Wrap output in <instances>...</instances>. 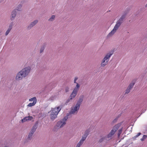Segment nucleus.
<instances>
[{
	"label": "nucleus",
	"instance_id": "1",
	"mask_svg": "<svg viewBox=\"0 0 147 147\" xmlns=\"http://www.w3.org/2000/svg\"><path fill=\"white\" fill-rule=\"evenodd\" d=\"M121 125V123H119L115 125L106 136H101L99 142L100 143L103 142H105L106 143L109 142L114 138L115 133L120 127Z\"/></svg>",
	"mask_w": 147,
	"mask_h": 147
},
{
	"label": "nucleus",
	"instance_id": "2",
	"mask_svg": "<svg viewBox=\"0 0 147 147\" xmlns=\"http://www.w3.org/2000/svg\"><path fill=\"white\" fill-rule=\"evenodd\" d=\"M125 14L121 16L119 20L117 21L113 29L111 32L109 33L108 36H111L115 33L119 27L120 26L121 24L122 23L123 20L125 18Z\"/></svg>",
	"mask_w": 147,
	"mask_h": 147
},
{
	"label": "nucleus",
	"instance_id": "3",
	"mask_svg": "<svg viewBox=\"0 0 147 147\" xmlns=\"http://www.w3.org/2000/svg\"><path fill=\"white\" fill-rule=\"evenodd\" d=\"M114 52L113 50H111L106 55L101 62V67H103L107 64L110 57L113 54Z\"/></svg>",
	"mask_w": 147,
	"mask_h": 147
},
{
	"label": "nucleus",
	"instance_id": "4",
	"mask_svg": "<svg viewBox=\"0 0 147 147\" xmlns=\"http://www.w3.org/2000/svg\"><path fill=\"white\" fill-rule=\"evenodd\" d=\"M61 109V107L60 106L57 108H52L49 112L51 113V118L52 120H53L57 117V115Z\"/></svg>",
	"mask_w": 147,
	"mask_h": 147
},
{
	"label": "nucleus",
	"instance_id": "5",
	"mask_svg": "<svg viewBox=\"0 0 147 147\" xmlns=\"http://www.w3.org/2000/svg\"><path fill=\"white\" fill-rule=\"evenodd\" d=\"M68 115H67L62 119L58 122L55 126L57 129H58L63 127L66 124V121L68 119Z\"/></svg>",
	"mask_w": 147,
	"mask_h": 147
},
{
	"label": "nucleus",
	"instance_id": "6",
	"mask_svg": "<svg viewBox=\"0 0 147 147\" xmlns=\"http://www.w3.org/2000/svg\"><path fill=\"white\" fill-rule=\"evenodd\" d=\"M30 70V67H28L24 68L19 72V73L22 78L26 76L29 74Z\"/></svg>",
	"mask_w": 147,
	"mask_h": 147
},
{
	"label": "nucleus",
	"instance_id": "7",
	"mask_svg": "<svg viewBox=\"0 0 147 147\" xmlns=\"http://www.w3.org/2000/svg\"><path fill=\"white\" fill-rule=\"evenodd\" d=\"M37 128V125L36 124L34 125L32 127L28 136L27 138L28 140H30L32 139L33 134Z\"/></svg>",
	"mask_w": 147,
	"mask_h": 147
},
{
	"label": "nucleus",
	"instance_id": "8",
	"mask_svg": "<svg viewBox=\"0 0 147 147\" xmlns=\"http://www.w3.org/2000/svg\"><path fill=\"white\" fill-rule=\"evenodd\" d=\"M80 107L78 105H76L72 107L70 112V113L71 114H76L78 112V111Z\"/></svg>",
	"mask_w": 147,
	"mask_h": 147
},
{
	"label": "nucleus",
	"instance_id": "9",
	"mask_svg": "<svg viewBox=\"0 0 147 147\" xmlns=\"http://www.w3.org/2000/svg\"><path fill=\"white\" fill-rule=\"evenodd\" d=\"M136 82V80H134L131 82L125 91V94H128L130 92V90L133 87V86L134 85Z\"/></svg>",
	"mask_w": 147,
	"mask_h": 147
},
{
	"label": "nucleus",
	"instance_id": "10",
	"mask_svg": "<svg viewBox=\"0 0 147 147\" xmlns=\"http://www.w3.org/2000/svg\"><path fill=\"white\" fill-rule=\"evenodd\" d=\"M29 100L30 101H33L32 103H30L27 106L29 107H31L34 105L37 102V99L35 97L30 99Z\"/></svg>",
	"mask_w": 147,
	"mask_h": 147
},
{
	"label": "nucleus",
	"instance_id": "11",
	"mask_svg": "<svg viewBox=\"0 0 147 147\" xmlns=\"http://www.w3.org/2000/svg\"><path fill=\"white\" fill-rule=\"evenodd\" d=\"M84 98V96L83 95H82L80 96L76 105H78L80 107V106Z\"/></svg>",
	"mask_w": 147,
	"mask_h": 147
},
{
	"label": "nucleus",
	"instance_id": "12",
	"mask_svg": "<svg viewBox=\"0 0 147 147\" xmlns=\"http://www.w3.org/2000/svg\"><path fill=\"white\" fill-rule=\"evenodd\" d=\"M78 92V91L73 90L70 96L71 99H72L76 97L77 95Z\"/></svg>",
	"mask_w": 147,
	"mask_h": 147
},
{
	"label": "nucleus",
	"instance_id": "13",
	"mask_svg": "<svg viewBox=\"0 0 147 147\" xmlns=\"http://www.w3.org/2000/svg\"><path fill=\"white\" fill-rule=\"evenodd\" d=\"M90 131L88 129L86 130L85 132L84 135L82 136V138L86 140L88 136L89 135Z\"/></svg>",
	"mask_w": 147,
	"mask_h": 147
},
{
	"label": "nucleus",
	"instance_id": "14",
	"mask_svg": "<svg viewBox=\"0 0 147 147\" xmlns=\"http://www.w3.org/2000/svg\"><path fill=\"white\" fill-rule=\"evenodd\" d=\"M85 140L82 138H81V140H80L79 142L77 144L76 147H80V146L83 143L84 141Z\"/></svg>",
	"mask_w": 147,
	"mask_h": 147
},
{
	"label": "nucleus",
	"instance_id": "15",
	"mask_svg": "<svg viewBox=\"0 0 147 147\" xmlns=\"http://www.w3.org/2000/svg\"><path fill=\"white\" fill-rule=\"evenodd\" d=\"M15 79L16 80L19 81L21 80L23 78L18 72L16 74Z\"/></svg>",
	"mask_w": 147,
	"mask_h": 147
},
{
	"label": "nucleus",
	"instance_id": "16",
	"mask_svg": "<svg viewBox=\"0 0 147 147\" xmlns=\"http://www.w3.org/2000/svg\"><path fill=\"white\" fill-rule=\"evenodd\" d=\"M122 131V128L120 129L117 131V135L118 138H120V135Z\"/></svg>",
	"mask_w": 147,
	"mask_h": 147
},
{
	"label": "nucleus",
	"instance_id": "17",
	"mask_svg": "<svg viewBox=\"0 0 147 147\" xmlns=\"http://www.w3.org/2000/svg\"><path fill=\"white\" fill-rule=\"evenodd\" d=\"M16 11L15 10H14L12 12L11 15V20L13 19V18H15L16 15Z\"/></svg>",
	"mask_w": 147,
	"mask_h": 147
},
{
	"label": "nucleus",
	"instance_id": "18",
	"mask_svg": "<svg viewBox=\"0 0 147 147\" xmlns=\"http://www.w3.org/2000/svg\"><path fill=\"white\" fill-rule=\"evenodd\" d=\"M38 22V21L37 20H34L33 22H32L30 25L28 27H30V28L34 26Z\"/></svg>",
	"mask_w": 147,
	"mask_h": 147
},
{
	"label": "nucleus",
	"instance_id": "19",
	"mask_svg": "<svg viewBox=\"0 0 147 147\" xmlns=\"http://www.w3.org/2000/svg\"><path fill=\"white\" fill-rule=\"evenodd\" d=\"M12 25H13L12 23H11V24L10 25L9 28L7 30V31L5 33V35L6 36H7L9 33V32L11 30L12 28Z\"/></svg>",
	"mask_w": 147,
	"mask_h": 147
},
{
	"label": "nucleus",
	"instance_id": "20",
	"mask_svg": "<svg viewBox=\"0 0 147 147\" xmlns=\"http://www.w3.org/2000/svg\"><path fill=\"white\" fill-rule=\"evenodd\" d=\"M76 87L74 88V90L78 91L79 88L80 87V85L78 83H76Z\"/></svg>",
	"mask_w": 147,
	"mask_h": 147
},
{
	"label": "nucleus",
	"instance_id": "21",
	"mask_svg": "<svg viewBox=\"0 0 147 147\" xmlns=\"http://www.w3.org/2000/svg\"><path fill=\"white\" fill-rule=\"evenodd\" d=\"M146 138H147V135H144L140 139V140L142 141H143Z\"/></svg>",
	"mask_w": 147,
	"mask_h": 147
},
{
	"label": "nucleus",
	"instance_id": "22",
	"mask_svg": "<svg viewBox=\"0 0 147 147\" xmlns=\"http://www.w3.org/2000/svg\"><path fill=\"white\" fill-rule=\"evenodd\" d=\"M141 134V133L140 132H139L138 133V134L135 136H134V137H133V139L134 140H135L136 139V138L138 137L139 136H140Z\"/></svg>",
	"mask_w": 147,
	"mask_h": 147
},
{
	"label": "nucleus",
	"instance_id": "23",
	"mask_svg": "<svg viewBox=\"0 0 147 147\" xmlns=\"http://www.w3.org/2000/svg\"><path fill=\"white\" fill-rule=\"evenodd\" d=\"M45 49V46H42L41 47L40 49V53H42L44 51Z\"/></svg>",
	"mask_w": 147,
	"mask_h": 147
},
{
	"label": "nucleus",
	"instance_id": "24",
	"mask_svg": "<svg viewBox=\"0 0 147 147\" xmlns=\"http://www.w3.org/2000/svg\"><path fill=\"white\" fill-rule=\"evenodd\" d=\"M55 16L54 15L52 16L51 18L49 19V21H52L55 18Z\"/></svg>",
	"mask_w": 147,
	"mask_h": 147
},
{
	"label": "nucleus",
	"instance_id": "25",
	"mask_svg": "<svg viewBox=\"0 0 147 147\" xmlns=\"http://www.w3.org/2000/svg\"><path fill=\"white\" fill-rule=\"evenodd\" d=\"M28 118L27 117H24V119L22 120V122H24L26 121H28Z\"/></svg>",
	"mask_w": 147,
	"mask_h": 147
},
{
	"label": "nucleus",
	"instance_id": "26",
	"mask_svg": "<svg viewBox=\"0 0 147 147\" xmlns=\"http://www.w3.org/2000/svg\"><path fill=\"white\" fill-rule=\"evenodd\" d=\"M69 88L68 86H66L65 88V91L66 92H69Z\"/></svg>",
	"mask_w": 147,
	"mask_h": 147
},
{
	"label": "nucleus",
	"instance_id": "27",
	"mask_svg": "<svg viewBox=\"0 0 147 147\" xmlns=\"http://www.w3.org/2000/svg\"><path fill=\"white\" fill-rule=\"evenodd\" d=\"M78 78L77 76H76L75 77L74 79V83L75 84H76V83H78L76 81L78 79Z\"/></svg>",
	"mask_w": 147,
	"mask_h": 147
},
{
	"label": "nucleus",
	"instance_id": "28",
	"mask_svg": "<svg viewBox=\"0 0 147 147\" xmlns=\"http://www.w3.org/2000/svg\"><path fill=\"white\" fill-rule=\"evenodd\" d=\"M22 7V6L21 5H19L18 6V7H17V10H18V11H20V9L21 8V7Z\"/></svg>",
	"mask_w": 147,
	"mask_h": 147
},
{
	"label": "nucleus",
	"instance_id": "29",
	"mask_svg": "<svg viewBox=\"0 0 147 147\" xmlns=\"http://www.w3.org/2000/svg\"><path fill=\"white\" fill-rule=\"evenodd\" d=\"M27 117L28 118V121L29 120H31L32 119H33V117L32 116H28Z\"/></svg>",
	"mask_w": 147,
	"mask_h": 147
},
{
	"label": "nucleus",
	"instance_id": "30",
	"mask_svg": "<svg viewBox=\"0 0 147 147\" xmlns=\"http://www.w3.org/2000/svg\"><path fill=\"white\" fill-rule=\"evenodd\" d=\"M71 100L72 99H70V98L67 100L66 102H65V104L66 105H67L68 104V102H69L70 101V100Z\"/></svg>",
	"mask_w": 147,
	"mask_h": 147
},
{
	"label": "nucleus",
	"instance_id": "31",
	"mask_svg": "<svg viewBox=\"0 0 147 147\" xmlns=\"http://www.w3.org/2000/svg\"><path fill=\"white\" fill-rule=\"evenodd\" d=\"M71 100L72 99H70V98L67 100L66 102H65V104L66 105H67L68 104V102H69L70 101V100Z\"/></svg>",
	"mask_w": 147,
	"mask_h": 147
},
{
	"label": "nucleus",
	"instance_id": "32",
	"mask_svg": "<svg viewBox=\"0 0 147 147\" xmlns=\"http://www.w3.org/2000/svg\"><path fill=\"white\" fill-rule=\"evenodd\" d=\"M3 147H8V146H5Z\"/></svg>",
	"mask_w": 147,
	"mask_h": 147
},
{
	"label": "nucleus",
	"instance_id": "33",
	"mask_svg": "<svg viewBox=\"0 0 147 147\" xmlns=\"http://www.w3.org/2000/svg\"><path fill=\"white\" fill-rule=\"evenodd\" d=\"M145 7H147V4H146V5H145Z\"/></svg>",
	"mask_w": 147,
	"mask_h": 147
}]
</instances>
